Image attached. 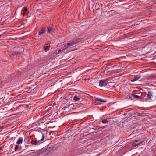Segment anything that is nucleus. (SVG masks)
Listing matches in <instances>:
<instances>
[{"mask_svg": "<svg viewBox=\"0 0 156 156\" xmlns=\"http://www.w3.org/2000/svg\"><path fill=\"white\" fill-rule=\"evenodd\" d=\"M46 32V29L45 28H42L39 30L38 33V35L41 36L45 33Z\"/></svg>", "mask_w": 156, "mask_h": 156, "instance_id": "nucleus-5", "label": "nucleus"}, {"mask_svg": "<svg viewBox=\"0 0 156 156\" xmlns=\"http://www.w3.org/2000/svg\"><path fill=\"white\" fill-rule=\"evenodd\" d=\"M57 53H58V54L60 53L61 51H62V50L61 49H59L58 51H56Z\"/></svg>", "mask_w": 156, "mask_h": 156, "instance_id": "nucleus-20", "label": "nucleus"}, {"mask_svg": "<svg viewBox=\"0 0 156 156\" xmlns=\"http://www.w3.org/2000/svg\"><path fill=\"white\" fill-rule=\"evenodd\" d=\"M1 35L0 34V37H1Z\"/></svg>", "mask_w": 156, "mask_h": 156, "instance_id": "nucleus-22", "label": "nucleus"}, {"mask_svg": "<svg viewBox=\"0 0 156 156\" xmlns=\"http://www.w3.org/2000/svg\"><path fill=\"white\" fill-rule=\"evenodd\" d=\"M108 81V80L107 79L106 80H102L99 81V86L101 87L106 85L107 84Z\"/></svg>", "mask_w": 156, "mask_h": 156, "instance_id": "nucleus-4", "label": "nucleus"}, {"mask_svg": "<svg viewBox=\"0 0 156 156\" xmlns=\"http://www.w3.org/2000/svg\"><path fill=\"white\" fill-rule=\"evenodd\" d=\"M138 141H138L137 140H136L132 144L133 146L134 147H136L138 145V144L137 143V142Z\"/></svg>", "mask_w": 156, "mask_h": 156, "instance_id": "nucleus-10", "label": "nucleus"}, {"mask_svg": "<svg viewBox=\"0 0 156 156\" xmlns=\"http://www.w3.org/2000/svg\"><path fill=\"white\" fill-rule=\"evenodd\" d=\"M96 100L99 102H107V100H106L103 99L99 98H96Z\"/></svg>", "mask_w": 156, "mask_h": 156, "instance_id": "nucleus-7", "label": "nucleus"}, {"mask_svg": "<svg viewBox=\"0 0 156 156\" xmlns=\"http://www.w3.org/2000/svg\"><path fill=\"white\" fill-rule=\"evenodd\" d=\"M18 147H19V146H18V144L16 145L15 147V151H16L17 150V149L18 148Z\"/></svg>", "mask_w": 156, "mask_h": 156, "instance_id": "nucleus-16", "label": "nucleus"}, {"mask_svg": "<svg viewBox=\"0 0 156 156\" xmlns=\"http://www.w3.org/2000/svg\"><path fill=\"white\" fill-rule=\"evenodd\" d=\"M35 134L37 137L41 136L42 138L40 140V141H37V140H32L31 141V143L32 145H37L38 144H40L41 143L40 142L43 141L45 139L44 134L41 131H39L37 132Z\"/></svg>", "mask_w": 156, "mask_h": 156, "instance_id": "nucleus-1", "label": "nucleus"}, {"mask_svg": "<svg viewBox=\"0 0 156 156\" xmlns=\"http://www.w3.org/2000/svg\"><path fill=\"white\" fill-rule=\"evenodd\" d=\"M132 97H134V98L136 99H140V97L136 95H131Z\"/></svg>", "mask_w": 156, "mask_h": 156, "instance_id": "nucleus-12", "label": "nucleus"}, {"mask_svg": "<svg viewBox=\"0 0 156 156\" xmlns=\"http://www.w3.org/2000/svg\"><path fill=\"white\" fill-rule=\"evenodd\" d=\"M44 49L46 50V49H48V50L49 49V48H48V46H44Z\"/></svg>", "mask_w": 156, "mask_h": 156, "instance_id": "nucleus-19", "label": "nucleus"}, {"mask_svg": "<svg viewBox=\"0 0 156 156\" xmlns=\"http://www.w3.org/2000/svg\"><path fill=\"white\" fill-rule=\"evenodd\" d=\"M131 95H133L132 94H130L129 95V97L131 98V99H132V98H134V97H132V96H131Z\"/></svg>", "mask_w": 156, "mask_h": 156, "instance_id": "nucleus-21", "label": "nucleus"}, {"mask_svg": "<svg viewBox=\"0 0 156 156\" xmlns=\"http://www.w3.org/2000/svg\"><path fill=\"white\" fill-rule=\"evenodd\" d=\"M140 77V76H139L137 77H135L133 80H131V81L133 82L136 81L137 80H138L139 79Z\"/></svg>", "mask_w": 156, "mask_h": 156, "instance_id": "nucleus-11", "label": "nucleus"}, {"mask_svg": "<svg viewBox=\"0 0 156 156\" xmlns=\"http://www.w3.org/2000/svg\"><path fill=\"white\" fill-rule=\"evenodd\" d=\"M27 9H28L27 7H25L24 8V10H23L24 12L23 13V15L24 16L26 14V13L25 12H26L27 10Z\"/></svg>", "mask_w": 156, "mask_h": 156, "instance_id": "nucleus-15", "label": "nucleus"}, {"mask_svg": "<svg viewBox=\"0 0 156 156\" xmlns=\"http://www.w3.org/2000/svg\"><path fill=\"white\" fill-rule=\"evenodd\" d=\"M138 141H139L137 142V143L138 144V145L142 144L143 142V141H140L139 140H138Z\"/></svg>", "mask_w": 156, "mask_h": 156, "instance_id": "nucleus-17", "label": "nucleus"}, {"mask_svg": "<svg viewBox=\"0 0 156 156\" xmlns=\"http://www.w3.org/2000/svg\"><path fill=\"white\" fill-rule=\"evenodd\" d=\"M108 122L106 119H104L102 121V122L103 123H106Z\"/></svg>", "mask_w": 156, "mask_h": 156, "instance_id": "nucleus-18", "label": "nucleus"}, {"mask_svg": "<svg viewBox=\"0 0 156 156\" xmlns=\"http://www.w3.org/2000/svg\"><path fill=\"white\" fill-rule=\"evenodd\" d=\"M50 151L48 150L45 149L41 152V154H46L49 153Z\"/></svg>", "mask_w": 156, "mask_h": 156, "instance_id": "nucleus-8", "label": "nucleus"}, {"mask_svg": "<svg viewBox=\"0 0 156 156\" xmlns=\"http://www.w3.org/2000/svg\"><path fill=\"white\" fill-rule=\"evenodd\" d=\"M23 142V138L22 137H20L17 142V144H21Z\"/></svg>", "mask_w": 156, "mask_h": 156, "instance_id": "nucleus-9", "label": "nucleus"}, {"mask_svg": "<svg viewBox=\"0 0 156 156\" xmlns=\"http://www.w3.org/2000/svg\"><path fill=\"white\" fill-rule=\"evenodd\" d=\"M58 54V53L56 52V51L55 52H53L51 55V56L53 57H55Z\"/></svg>", "mask_w": 156, "mask_h": 156, "instance_id": "nucleus-14", "label": "nucleus"}, {"mask_svg": "<svg viewBox=\"0 0 156 156\" xmlns=\"http://www.w3.org/2000/svg\"><path fill=\"white\" fill-rule=\"evenodd\" d=\"M73 99L75 101H78L80 100V98L77 96H75L74 97Z\"/></svg>", "mask_w": 156, "mask_h": 156, "instance_id": "nucleus-13", "label": "nucleus"}, {"mask_svg": "<svg viewBox=\"0 0 156 156\" xmlns=\"http://www.w3.org/2000/svg\"><path fill=\"white\" fill-rule=\"evenodd\" d=\"M47 31L49 33L51 34L54 32V29L52 27H49L47 28Z\"/></svg>", "mask_w": 156, "mask_h": 156, "instance_id": "nucleus-6", "label": "nucleus"}, {"mask_svg": "<svg viewBox=\"0 0 156 156\" xmlns=\"http://www.w3.org/2000/svg\"><path fill=\"white\" fill-rule=\"evenodd\" d=\"M79 40L78 39V40H75L73 41H71L70 42L67 44H65L63 47H62V49H65L68 48L73 45L77 44L78 42V41Z\"/></svg>", "mask_w": 156, "mask_h": 156, "instance_id": "nucleus-2", "label": "nucleus"}, {"mask_svg": "<svg viewBox=\"0 0 156 156\" xmlns=\"http://www.w3.org/2000/svg\"><path fill=\"white\" fill-rule=\"evenodd\" d=\"M153 98V96L151 91H149L147 94V96L144 97V100L152 101Z\"/></svg>", "mask_w": 156, "mask_h": 156, "instance_id": "nucleus-3", "label": "nucleus"}]
</instances>
